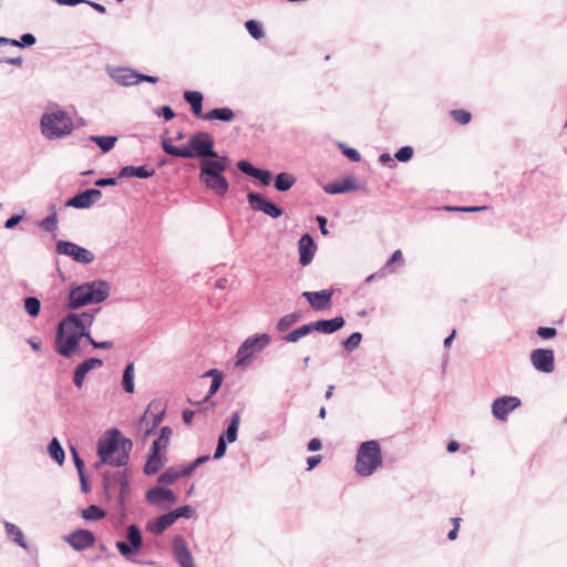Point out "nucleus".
Instances as JSON below:
<instances>
[{
	"mask_svg": "<svg viewBox=\"0 0 567 567\" xmlns=\"http://www.w3.org/2000/svg\"><path fill=\"white\" fill-rule=\"evenodd\" d=\"M163 151L171 156L183 158H196L199 161L209 159L210 155H215V140L208 132H196L190 135L187 145L176 146L172 140L166 136L161 137Z\"/></svg>",
	"mask_w": 567,
	"mask_h": 567,
	"instance_id": "1",
	"label": "nucleus"
},
{
	"mask_svg": "<svg viewBox=\"0 0 567 567\" xmlns=\"http://www.w3.org/2000/svg\"><path fill=\"white\" fill-rule=\"evenodd\" d=\"M231 161L227 155H210L209 159L199 161V181L205 187L217 196H225L229 190V182L223 175L230 166Z\"/></svg>",
	"mask_w": 567,
	"mask_h": 567,
	"instance_id": "2",
	"label": "nucleus"
},
{
	"mask_svg": "<svg viewBox=\"0 0 567 567\" xmlns=\"http://www.w3.org/2000/svg\"><path fill=\"white\" fill-rule=\"evenodd\" d=\"M111 292V286L106 280L95 279L70 288L65 308L78 310L89 305L101 303Z\"/></svg>",
	"mask_w": 567,
	"mask_h": 567,
	"instance_id": "3",
	"label": "nucleus"
},
{
	"mask_svg": "<svg viewBox=\"0 0 567 567\" xmlns=\"http://www.w3.org/2000/svg\"><path fill=\"white\" fill-rule=\"evenodd\" d=\"M84 333V329L78 322V318L75 319L69 312L58 323L54 339L55 352L65 359L80 354V342Z\"/></svg>",
	"mask_w": 567,
	"mask_h": 567,
	"instance_id": "4",
	"label": "nucleus"
},
{
	"mask_svg": "<svg viewBox=\"0 0 567 567\" xmlns=\"http://www.w3.org/2000/svg\"><path fill=\"white\" fill-rule=\"evenodd\" d=\"M41 133L49 140L63 138L73 132L74 124L69 114L62 110L47 111L40 120Z\"/></svg>",
	"mask_w": 567,
	"mask_h": 567,
	"instance_id": "5",
	"label": "nucleus"
},
{
	"mask_svg": "<svg viewBox=\"0 0 567 567\" xmlns=\"http://www.w3.org/2000/svg\"><path fill=\"white\" fill-rule=\"evenodd\" d=\"M382 465V452L377 440L360 444L355 458V472L363 477L372 475Z\"/></svg>",
	"mask_w": 567,
	"mask_h": 567,
	"instance_id": "6",
	"label": "nucleus"
},
{
	"mask_svg": "<svg viewBox=\"0 0 567 567\" xmlns=\"http://www.w3.org/2000/svg\"><path fill=\"white\" fill-rule=\"evenodd\" d=\"M271 341V337L268 333H260L248 337L237 351V364L246 365L250 362L255 353L262 351Z\"/></svg>",
	"mask_w": 567,
	"mask_h": 567,
	"instance_id": "7",
	"label": "nucleus"
},
{
	"mask_svg": "<svg viewBox=\"0 0 567 567\" xmlns=\"http://www.w3.org/2000/svg\"><path fill=\"white\" fill-rule=\"evenodd\" d=\"M126 542H116L118 553L130 561L138 563L134 556L138 554L143 547V536L141 528L136 524H132L126 528Z\"/></svg>",
	"mask_w": 567,
	"mask_h": 567,
	"instance_id": "8",
	"label": "nucleus"
},
{
	"mask_svg": "<svg viewBox=\"0 0 567 567\" xmlns=\"http://www.w3.org/2000/svg\"><path fill=\"white\" fill-rule=\"evenodd\" d=\"M120 430L114 427L107 431L106 436L99 439L97 455L99 457H102V463H107L109 465L115 466L113 463L114 457L112 455L120 451Z\"/></svg>",
	"mask_w": 567,
	"mask_h": 567,
	"instance_id": "9",
	"label": "nucleus"
},
{
	"mask_svg": "<svg viewBox=\"0 0 567 567\" xmlns=\"http://www.w3.org/2000/svg\"><path fill=\"white\" fill-rule=\"evenodd\" d=\"M55 250L59 255L71 257L74 261L83 265H89L95 259L91 250L68 240H58Z\"/></svg>",
	"mask_w": 567,
	"mask_h": 567,
	"instance_id": "10",
	"label": "nucleus"
},
{
	"mask_svg": "<svg viewBox=\"0 0 567 567\" xmlns=\"http://www.w3.org/2000/svg\"><path fill=\"white\" fill-rule=\"evenodd\" d=\"M247 200L252 210L261 212L274 219L281 217L284 214L281 207L264 197L260 193L249 192L247 195Z\"/></svg>",
	"mask_w": 567,
	"mask_h": 567,
	"instance_id": "11",
	"label": "nucleus"
},
{
	"mask_svg": "<svg viewBox=\"0 0 567 567\" xmlns=\"http://www.w3.org/2000/svg\"><path fill=\"white\" fill-rule=\"evenodd\" d=\"M102 198V192L99 188H86L79 192L65 203V207H73L76 209H87Z\"/></svg>",
	"mask_w": 567,
	"mask_h": 567,
	"instance_id": "12",
	"label": "nucleus"
},
{
	"mask_svg": "<svg viewBox=\"0 0 567 567\" xmlns=\"http://www.w3.org/2000/svg\"><path fill=\"white\" fill-rule=\"evenodd\" d=\"M530 362L535 370L551 373L555 370V352L553 349H535L530 353Z\"/></svg>",
	"mask_w": 567,
	"mask_h": 567,
	"instance_id": "13",
	"label": "nucleus"
},
{
	"mask_svg": "<svg viewBox=\"0 0 567 567\" xmlns=\"http://www.w3.org/2000/svg\"><path fill=\"white\" fill-rule=\"evenodd\" d=\"M63 539L76 551H83L92 547L96 540L95 535L91 530L83 528L65 535Z\"/></svg>",
	"mask_w": 567,
	"mask_h": 567,
	"instance_id": "14",
	"label": "nucleus"
},
{
	"mask_svg": "<svg viewBox=\"0 0 567 567\" xmlns=\"http://www.w3.org/2000/svg\"><path fill=\"white\" fill-rule=\"evenodd\" d=\"M333 289H323L319 291H303L302 297L309 302L316 311H322L332 307Z\"/></svg>",
	"mask_w": 567,
	"mask_h": 567,
	"instance_id": "15",
	"label": "nucleus"
},
{
	"mask_svg": "<svg viewBox=\"0 0 567 567\" xmlns=\"http://www.w3.org/2000/svg\"><path fill=\"white\" fill-rule=\"evenodd\" d=\"M172 547L175 560L181 567H196L187 542L182 535H176L173 538Z\"/></svg>",
	"mask_w": 567,
	"mask_h": 567,
	"instance_id": "16",
	"label": "nucleus"
},
{
	"mask_svg": "<svg viewBox=\"0 0 567 567\" xmlns=\"http://www.w3.org/2000/svg\"><path fill=\"white\" fill-rule=\"evenodd\" d=\"M520 399L517 396H501L494 400L492 404V413L495 419L504 421L507 415L520 405Z\"/></svg>",
	"mask_w": 567,
	"mask_h": 567,
	"instance_id": "17",
	"label": "nucleus"
},
{
	"mask_svg": "<svg viewBox=\"0 0 567 567\" xmlns=\"http://www.w3.org/2000/svg\"><path fill=\"white\" fill-rule=\"evenodd\" d=\"M236 166L243 174L259 181L261 186H268L271 183L272 175L270 171L255 167L247 159L238 161Z\"/></svg>",
	"mask_w": 567,
	"mask_h": 567,
	"instance_id": "18",
	"label": "nucleus"
},
{
	"mask_svg": "<svg viewBox=\"0 0 567 567\" xmlns=\"http://www.w3.org/2000/svg\"><path fill=\"white\" fill-rule=\"evenodd\" d=\"M107 73L110 78L122 86H132L137 84L138 71L126 68V66H116V68H107Z\"/></svg>",
	"mask_w": 567,
	"mask_h": 567,
	"instance_id": "19",
	"label": "nucleus"
},
{
	"mask_svg": "<svg viewBox=\"0 0 567 567\" xmlns=\"http://www.w3.org/2000/svg\"><path fill=\"white\" fill-rule=\"evenodd\" d=\"M299 264L306 267L311 264L317 251V245L310 234H303L298 241Z\"/></svg>",
	"mask_w": 567,
	"mask_h": 567,
	"instance_id": "20",
	"label": "nucleus"
},
{
	"mask_svg": "<svg viewBox=\"0 0 567 567\" xmlns=\"http://www.w3.org/2000/svg\"><path fill=\"white\" fill-rule=\"evenodd\" d=\"M145 498L148 504L156 506H159L162 503L176 502V495L174 492L171 488L161 485L148 488Z\"/></svg>",
	"mask_w": 567,
	"mask_h": 567,
	"instance_id": "21",
	"label": "nucleus"
},
{
	"mask_svg": "<svg viewBox=\"0 0 567 567\" xmlns=\"http://www.w3.org/2000/svg\"><path fill=\"white\" fill-rule=\"evenodd\" d=\"M103 365V360L99 358H89L82 361L73 371V383L78 389H82L86 374Z\"/></svg>",
	"mask_w": 567,
	"mask_h": 567,
	"instance_id": "22",
	"label": "nucleus"
},
{
	"mask_svg": "<svg viewBox=\"0 0 567 567\" xmlns=\"http://www.w3.org/2000/svg\"><path fill=\"white\" fill-rule=\"evenodd\" d=\"M323 190L329 195L343 194L351 190L359 189V185L355 178L351 175L343 177L342 179L334 181L323 185Z\"/></svg>",
	"mask_w": 567,
	"mask_h": 567,
	"instance_id": "23",
	"label": "nucleus"
},
{
	"mask_svg": "<svg viewBox=\"0 0 567 567\" xmlns=\"http://www.w3.org/2000/svg\"><path fill=\"white\" fill-rule=\"evenodd\" d=\"M166 462L167 457L165 456L164 452L150 449L143 471L145 475H155L162 467H164Z\"/></svg>",
	"mask_w": 567,
	"mask_h": 567,
	"instance_id": "24",
	"label": "nucleus"
},
{
	"mask_svg": "<svg viewBox=\"0 0 567 567\" xmlns=\"http://www.w3.org/2000/svg\"><path fill=\"white\" fill-rule=\"evenodd\" d=\"M346 324V320L342 316H338L331 319H319L312 322L313 331L332 334L340 329H342Z\"/></svg>",
	"mask_w": 567,
	"mask_h": 567,
	"instance_id": "25",
	"label": "nucleus"
},
{
	"mask_svg": "<svg viewBox=\"0 0 567 567\" xmlns=\"http://www.w3.org/2000/svg\"><path fill=\"white\" fill-rule=\"evenodd\" d=\"M154 175H155V169L150 168L147 165H141V166L126 165V166H123L118 171L120 178L136 177V178H141V179H146Z\"/></svg>",
	"mask_w": 567,
	"mask_h": 567,
	"instance_id": "26",
	"label": "nucleus"
},
{
	"mask_svg": "<svg viewBox=\"0 0 567 567\" xmlns=\"http://www.w3.org/2000/svg\"><path fill=\"white\" fill-rule=\"evenodd\" d=\"M174 524L173 517L171 516L169 512L162 514L157 517H155L152 520H148L146 523V530L154 534V535H161L163 534L168 527H171Z\"/></svg>",
	"mask_w": 567,
	"mask_h": 567,
	"instance_id": "27",
	"label": "nucleus"
},
{
	"mask_svg": "<svg viewBox=\"0 0 567 567\" xmlns=\"http://www.w3.org/2000/svg\"><path fill=\"white\" fill-rule=\"evenodd\" d=\"M183 97L189 104L194 116L204 120L205 113H203V94L198 91H185Z\"/></svg>",
	"mask_w": 567,
	"mask_h": 567,
	"instance_id": "28",
	"label": "nucleus"
},
{
	"mask_svg": "<svg viewBox=\"0 0 567 567\" xmlns=\"http://www.w3.org/2000/svg\"><path fill=\"white\" fill-rule=\"evenodd\" d=\"M240 411H234L231 413L229 423L224 432L219 435V437H224L227 442L234 443L237 440L238 436V429L240 424Z\"/></svg>",
	"mask_w": 567,
	"mask_h": 567,
	"instance_id": "29",
	"label": "nucleus"
},
{
	"mask_svg": "<svg viewBox=\"0 0 567 567\" xmlns=\"http://www.w3.org/2000/svg\"><path fill=\"white\" fill-rule=\"evenodd\" d=\"M235 118V113L229 107H215L210 110L209 112L205 113L206 121H214L218 120L225 123H229Z\"/></svg>",
	"mask_w": 567,
	"mask_h": 567,
	"instance_id": "30",
	"label": "nucleus"
},
{
	"mask_svg": "<svg viewBox=\"0 0 567 567\" xmlns=\"http://www.w3.org/2000/svg\"><path fill=\"white\" fill-rule=\"evenodd\" d=\"M311 332H313L312 322H309V323L302 324V326L293 329L292 331L288 332L287 334L282 336L281 340L287 343H296L301 338L310 334Z\"/></svg>",
	"mask_w": 567,
	"mask_h": 567,
	"instance_id": "31",
	"label": "nucleus"
},
{
	"mask_svg": "<svg viewBox=\"0 0 567 567\" xmlns=\"http://www.w3.org/2000/svg\"><path fill=\"white\" fill-rule=\"evenodd\" d=\"M133 443L130 439L120 436V450L121 452L114 457V464L116 467L124 466L128 463L130 452L132 450Z\"/></svg>",
	"mask_w": 567,
	"mask_h": 567,
	"instance_id": "32",
	"label": "nucleus"
},
{
	"mask_svg": "<svg viewBox=\"0 0 567 567\" xmlns=\"http://www.w3.org/2000/svg\"><path fill=\"white\" fill-rule=\"evenodd\" d=\"M296 183V177L292 174L281 172L274 178V186L278 192L289 190Z\"/></svg>",
	"mask_w": 567,
	"mask_h": 567,
	"instance_id": "33",
	"label": "nucleus"
},
{
	"mask_svg": "<svg viewBox=\"0 0 567 567\" xmlns=\"http://www.w3.org/2000/svg\"><path fill=\"white\" fill-rule=\"evenodd\" d=\"M100 311V308L85 310L82 312H70L75 319L78 318V322L84 330L91 329L93 322L95 320L96 313Z\"/></svg>",
	"mask_w": 567,
	"mask_h": 567,
	"instance_id": "34",
	"label": "nucleus"
},
{
	"mask_svg": "<svg viewBox=\"0 0 567 567\" xmlns=\"http://www.w3.org/2000/svg\"><path fill=\"white\" fill-rule=\"evenodd\" d=\"M173 431L169 426L165 425L161 427L159 435L155 439L151 445V449L165 452L169 442Z\"/></svg>",
	"mask_w": 567,
	"mask_h": 567,
	"instance_id": "35",
	"label": "nucleus"
},
{
	"mask_svg": "<svg viewBox=\"0 0 567 567\" xmlns=\"http://www.w3.org/2000/svg\"><path fill=\"white\" fill-rule=\"evenodd\" d=\"M48 453L50 457L56 462L59 465H62L65 461V453L56 437H53L48 444Z\"/></svg>",
	"mask_w": 567,
	"mask_h": 567,
	"instance_id": "36",
	"label": "nucleus"
},
{
	"mask_svg": "<svg viewBox=\"0 0 567 567\" xmlns=\"http://www.w3.org/2000/svg\"><path fill=\"white\" fill-rule=\"evenodd\" d=\"M90 141L94 142L103 153H107L115 146L117 137L113 135H91Z\"/></svg>",
	"mask_w": 567,
	"mask_h": 567,
	"instance_id": "37",
	"label": "nucleus"
},
{
	"mask_svg": "<svg viewBox=\"0 0 567 567\" xmlns=\"http://www.w3.org/2000/svg\"><path fill=\"white\" fill-rule=\"evenodd\" d=\"M4 528H6L7 535L9 537H11L16 544H18L20 547H22L24 549L28 547V544L24 539L23 533L21 532V529L18 526H16L14 524H12L10 522H4Z\"/></svg>",
	"mask_w": 567,
	"mask_h": 567,
	"instance_id": "38",
	"label": "nucleus"
},
{
	"mask_svg": "<svg viewBox=\"0 0 567 567\" xmlns=\"http://www.w3.org/2000/svg\"><path fill=\"white\" fill-rule=\"evenodd\" d=\"M122 386L124 392L133 393L134 392V363L128 362L123 371L122 378Z\"/></svg>",
	"mask_w": 567,
	"mask_h": 567,
	"instance_id": "39",
	"label": "nucleus"
},
{
	"mask_svg": "<svg viewBox=\"0 0 567 567\" xmlns=\"http://www.w3.org/2000/svg\"><path fill=\"white\" fill-rule=\"evenodd\" d=\"M24 310L31 318H37L41 312V301L38 297H25L23 300Z\"/></svg>",
	"mask_w": 567,
	"mask_h": 567,
	"instance_id": "40",
	"label": "nucleus"
},
{
	"mask_svg": "<svg viewBox=\"0 0 567 567\" xmlns=\"http://www.w3.org/2000/svg\"><path fill=\"white\" fill-rule=\"evenodd\" d=\"M245 28L250 37L255 40H260L265 37V31L262 24L254 19L247 20L245 22Z\"/></svg>",
	"mask_w": 567,
	"mask_h": 567,
	"instance_id": "41",
	"label": "nucleus"
},
{
	"mask_svg": "<svg viewBox=\"0 0 567 567\" xmlns=\"http://www.w3.org/2000/svg\"><path fill=\"white\" fill-rule=\"evenodd\" d=\"M82 517L85 520H100L105 517V511L99 505H90L82 511Z\"/></svg>",
	"mask_w": 567,
	"mask_h": 567,
	"instance_id": "42",
	"label": "nucleus"
},
{
	"mask_svg": "<svg viewBox=\"0 0 567 567\" xmlns=\"http://www.w3.org/2000/svg\"><path fill=\"white\" fill-rule=\"evenodd\" d=\"M179 478V474L175 467L166 468L158 477L157 483L164 485L174 484Z\"/></svg>",
	"mask_w": 567,
	"mask_h": 567,
	"instance_id": "43",
	"label": "nucleus"
},
{
	"mask_svg": "<svg viewBox=\"0 0 567 567\" xmlns=\"http://www.w3.org/2000/svg\"><path fill=\"white\" fill-rule=\"evenodd\" d=\"M362 341L361 332H352L347 339L342 341V347L346 351L352 352L355 350Z\"/></svg>",
	"mask_w": 567,
	"mask_h": 567,
	"instance_id": "44",
	"label": "nucleus"
},
{
	"mask_svg": "<svg viewBox=\"0 0 567 567\" xmlns=\"http://www.w3.org/2000/svg\"><path fill=\"white\" fill-rule=\"evenodd\" d=\"M39 226L42 230L47 233H53L58 228V215L56 212L49 214L45 218H43Z\"/></svg>",
	"mask_w": 567,
	"mask_h": 567,
	"instance_id": "45",
	"label": "nucleus"
},
{
	"mask_svg": "<svg viewBox=\"0 0 567 567\" xmlns=\"http://www.w3.org/2000/svg\"><path fill=\"white\" fill-rule=\"evenodd\" d=\"M169 514L175 523L178 518H192L195 514V511L190 505L186 504L171 511Z\"/></svg>",
	"mask_w": 567,
	"mask_h": 567,
	"instance_id": "46",
	"label": "nucleus"
},
{
	"mask_svg": "<svg viewBox=\"0 0 567 567\" xmlns=\"http://www.w3.org/2000/svg\"><path fill=\"white\" fill-rule=\"evenodd\" d=\"M394 264H399V265H403L404 264L403 255H402V251L400 249L395 250L391 255L389 260L383 266L382 270L383 271H388V272H394V268H393Z\"/></svg>",
	"mask_w": 567,
	"mask_h": 567,
	"instance_id": "47",
	"label": "nucleus"
},
{
	"mask_svg": "<svg viewBox=\"0 0 567 567\" xmlns=\"http://www.w3.org/2000/svg\"><path fill=\"white\" fill-rule=\"evenodd\" d=\"M103 489L107 498H111V491L115 487L117 484V478L115 475H112L111 473L106 472L103 474Z\"/></svg>",
	"mask_w": 567,
	"mask_h": 567,
	"instance_id": "48",
	"label": "nucleus"
},
{
	"mask_svg": "<svg viewBox=\"0 0 567 567\" xmlns=\"http://www.w3.org/2000/svg\"><path fill=\"white\" fill-rule=\"evenodd\" d=\"M223 380H224V375H217L214 379H212L209 390H208L207 394L204 396L203 402H207L213 395H215L218 392V390L221 386ZM200 403H202V401L197 402L196 404H200Z\"/></svg>",
	"mask_w": 567,
	"mask_h": 567,
	"instance_id": "49",
	"label": "nucleus"
},
{
	"mask_svg": "<svg viewBox=\"0 0 567 567\" xmlns=\"http://www.w3.org/2000/svg\"><path fill=\"white\" fill-rule=\"evenodd\" d=\"M413 154H414V151H413V147L412 146H402L400 147L395 154H394V158L401 163H406L409 162L410 159H412L413 157Z\"/></svg>",
	"mask_w": 567,
	"mask_h": 567,
	"instance_id": "50",
	"label": "nucleus"
},
{
	"mask_svg": "<svg viewBox=\"0 0 567 567\" xmlns=\"http://www.w3.org/2000/svg\"><path fill=\"white\" fill-rule=\"evenodd\" d=\"M342 154L351 162L358 163L361 161V154L358 150L350 147L343 143L339 144Z\"/></svg>",
	"mask_w": 567,
	"mask_h": 567,
	"instance_id": "51",
	"label": "nucleus"
},
{
	"mask_svg": "<svg viewBox=\"0 0 567 567\" xmlns=\"http://www.w3.org/2000/svg\"><path fill=\"white\" fill-rule=\"evenodd\" d=\"M451 116H452V118L455 122H457V123H460L462 125H465V124L470 123L471 120H472V114L470 112H467L465 110H461V109L460 110H452L451 111Z\"/></svg>",
	"mask_w": 567,
	"mask_h": 567,
	"instance_id": "52",
	"label": "nucleus"
},
{
	"mask_svg": "<svg viewBox=\"0 0 567 567\" xmlns=\"http://www.w3.org/2000/svg\"><path fill=\"white\" fill-rule=\"evenodd\" d=\"M536 333L539 338L549 340L557 336V329L554 327H538Z\"/></svg>",
	"mask_w": 567,
	"mask_h": 567,
	"instance_id": "53",
	"label": "nucleus"
},
{
	"mask_svg": "<svg viewBox=\"0 0 567 567\" xmlns=\"http://www.w3.org/2000/svg\"><path fill=\"white\" fill-rule=\"evenodd\" d=\"M228 443L229 442H227L224 437L218 436L217 446L214 452L213 460H219L226 454Z\"/></svg>",
	"mask_w": 567,
	"mask_h": 567,
	"instance_id": "54",
	"label": "nucleus"
},
{
	"mask_svg": "<svg viewBox=\"0 0 567 567\" xmlns=\"http://www.w3.org/2000/svg\"><path fill=\"white\" fill-rule=\"evenodd\" d=\"M72 460L74 462L75 468L78 473L85 472V464L82 457L80 456L75 446L70 447Z\"/></svg>",
	"mask_w": 567,
	"mask_h": 567,
	"instance_id": "55",
	"label": "nucleus"
},
{
	"mask_svg": "<svg viewBox=\"0 0 567 567\" xmlns=\"http://www.w3.org/2000/svg\"><path fill=\"white\" fill-rule=\"evenodd\" d=\"M25 210H22L20 214H14L11 217H9L4 221V228L7 229H13L24 218Z\"/></svg>",
	"mask_w": 567,
	"mask_h": 567,
	"instance_id": "56",
	"label": "nucleus"
},
{
	"mask_svg": "<svg viewBox=\"0 0 567 567\" xmlns=\"http://www.w3.org/2000/svg\"><path fill=\"white\" fill-rule=\"evenodd\" d=\"M293 326L292 321L290 320V317H288V315H285L284 317H281L277 324H276V330L280 333L282 332H286L289 328H291Z\"/></svg>",
	"mask_w": 567,
	"mask_h": 567,
	"instance_id": "57",
	"label": "nucleus"
},
{
	"mask_svg": "<svg viewBox=\"0 0 567 567\" xmlns=\"http://www.w3.org/2000/svg\"><path fill=\"white\" fill-rule=\"evenodd\" d=\"M117 483L120 485V493L121 494H130V481L126 475V471H123L120 474V478L117 480Z\"/></svg>",
	"mask_w": 567,
	"mask_h": 567,
	"instance_id": "58",
	"label": "nucleus"
},
{
	"mask_svg": "<svg viewBox=\"0 0 567 567\" xmlns=\"http://www.w3.org/2000/svg\"><path fill=\"white\" fill-rule=\"evenodd\" d=\"M19 48L32 47L37 42V38L32 33H24L18 40Z\"/></svg>",
	"mask_w": 567,
	"mask_h": 567,
	"instance_id": "59",
	"label": "nucleus"
},
{
	"mask_svg": "<svg viewBox=\"0 0 567 567\" xmlns=\"http://www.w3.org/2000/svg\"><path fill=\"white\" fill-rule=\"evenodd\" d=\"M164 414H165V410L161 409L153 415L152 427L145 432V436L150 435L152 433V431L161 424V422L163 421Z\"/></svg>",
	"mask_w": 567,
	"mask_h": 567,
	"instance_id": "60",
	"label": "nucleus"
},
{
	"mask_svg": "<svg viewBox=\"0 0 567 567\" xmlns=\"http://www.w3.org/2000/svg\"><path fill=\"white\" fill-rule=\"evenodd\" d=\"M157 115L162 116L165 121H171L175 117V112L169 105H163L158 111Z\"/></svg>",
	"mask_w": 567,
	"mask_h": 567,
	"instance_id": "61",
	"label": "nucleus"
},
{
	"mask_svg": "<svg viewBox=\"0 0 567 567\" xmlns=\"http://www.w3.org/2000/svg\"><path fill=\"white\" fill-rule=\"evenodd\" d=\"M118 175L116 177H102L95 181V186L107 187L117 185Z\"/></svg>",
	"mask_w": 567,
	"mask_h": 567,
	"instance_id": "62",
	"label": "nucleus"
},
{
	"mask_svg": "<svg viewBox=\"0 0 567 567\" xmlns=\"http://www.w3.org/2000/svg\"><path fill=\"white\" fill-rule=\"evenodd\" d=\"M316 221L318 223V226H319V229H320L321 234L323 236H328L329 235V230L327 228V224H328L327 217H324L322 215H317Z\"/></svg>",
	"mask_w": 567,
	"mask_h": 567,
	"instance_id": "63",
	"label": "nucleus"
},
{
	"mask_svg": "<svg viewBox=\"0 0 567 567\" xmlns=\"http://www.w3.org/2000/svg\"><path fill=\"white\" fill-rule=\"evenodd\" d=\"M379 163L389 167H393L395 165L393 157L389 153H382L379 156Z\"/></svg>",
	"mask_w": 567,
	"mask_h": 567,
	"instance_id": "64",
	"label": "nucleus"
}]
</instances>
